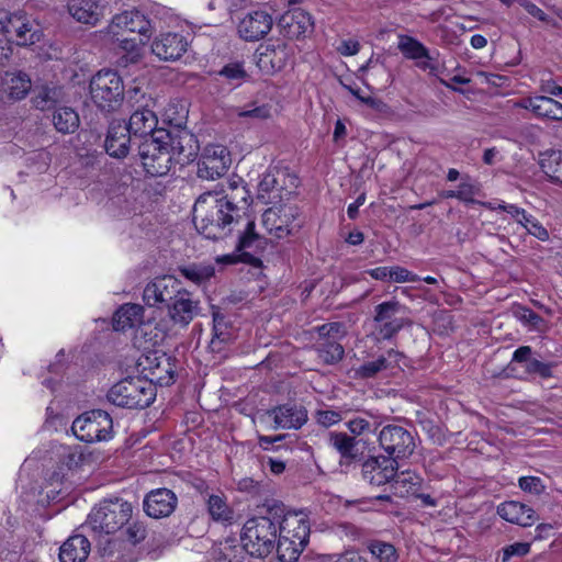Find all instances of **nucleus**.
Returning <instances> with one entry per match:
<instances>
[{"label": "nucleus", "instance_id": "1", "mask_svg": "<svg viewBox=\"0 0 562 562\" xmlns=\"http://www.w3.org/2000/svg\"><path fill=\"white\" fill-rule=\"evenodd\" d=\"M250 203L246 186L229 181L221 192L201 194L193 206L196 229L209 239H222L244 221L245 210Z\"/></svg>", "mask_w": 562, "mask_h": 562}, {"label": "nucleus", "instance_id": "2", "mask_svg": "<svg viewBox=\"0 0 562 562\" xmlns=\"http://www.w3.org/2000/svg\"><path fill=\"white\" fill-rule=\"evenodd\" d=\"M259 516L249 518L243 526L240 539L244 550L254 558L265 559L277 546L284 505L277 499H267L258 506Z\"/></svg>", "mask_w": 562, "mask_h": 562}, {"label": "nucleus", "instance_id": "3", "mask_svg": "<svg viewBox=\"0 0 562 562\" xmlns=\"http://www.w3.org/2000/svg\"><path fill=\"white\" fill-rule=\"evenodd\" d=\"M132 512V504L121 498L105 499L91 510L82 529L95 541L100 555L110 557L114 553L115 542L110 536L131 519Z\"/></svg>", "mask_w": 562, "mask_h": 562}, {"label": "nucleus", "instance_id": "4", "mask_svg": "<svg viewBox=\"0 0 562 562\" xmlns=\"http://www.w3.org/2000/svg\"><path fill=\"white\" fill-rule=\"evenodd\" d=\"M106 397L115 406L142 409L148 407L156 398V386L140 376L126 378L114 384Z\"/></svg>", "mask_w": 562, "mask_h": 562}, {"label": "nucleus", "instance_id": "5", "mask_svg": "<svg viewBox=\"0 0 562 562\" xmlns=\"http://www.w3.org/2000/svg\"><path fill=\"white\" fill-rule=\"evenodd\" d=\"M124 83L121 76L111 69H102L92 76L89 93L94 105L102 112L117 111L124 101Z\"/></svg>", "mask_w": 562, "mask_h": 562}, {"label": "nucleus", "instance_id": "6", "mask_svg": "<svg viewBox=\"0 0 562 562\" xmlns=\"http://www.w3.org/2000/svg\"><path fill=\"white\" fill-rule=\"evenodd\" d=\"M71 430L85 442L108 440L112 435L113 420L108 412L92 409L78 416L71 425Z\"/></svg>", "mask_w": 562, "mask_h": 562}, {"label": "nucleus", "instance_id": "7", "mask_svg": "<svg viewBox=\"0 0 562 562\" xmlns=\"http://www.w3.org/2000/svg\"><path fill=\"white\" fill-rule=\"evenodd\" d=\"M138 156L146 173L150 177H161L169 172L172 156L169 143L162 137H149L137 143Z\"/></svg>", "mask_w": 562, "mask_h": 562}, {"label": "nucleus", "instance_id": "8", "mask_svg": "<svg viewBox=\"0 0 562 562\" xmlns=\"http://www.w3.org/2000/svg\"><path fill=\"white\" fill-rule=\"evenodd\" d=\"M239 226L236 250L240 252L241 261L256 268L261 267L259 256L267 249L268 239L257 232L254 218L244 217Z\"/></svg>", "mask_w": 562, "mask_h": 562}, {"label": "nucleus", "instance_id": "9", "mask_svg": "<svg viewBox=\"0 0 562 562\" xmlns=\"http://www.w3.org/2000/svg\"><path fill=\"white\" fill-rule=\"evenodd\" d=\"M380 448L386 457L394 458L396 462L409 458L416 448L413 434L398 425L384 426L378 436Z\"/></svg>", "mask_w": 562, "mask_h": 562}, {"label": "nucleus", "instance_id": "10", "mask_svg": "<svg viewBox=\"0 0 562 562\" xmlns=\"http://www.w3.org/2000/svg\"><path fill=\"white\" fill-rule=\"evenodd\" d=\"M183 290L173 276H161L151 280L144 289L143 300L150 307H167Z\"/></svg>", "mask_w": 562, "mask_h": 562}, {"label": "nucleus", "instance_id": "11", "mask_svg": "<svg viewBox=\"0 0 562 562\" xmlns=\"http://www.w3.org/2000/svg\"><path fill=\"white\" fill-rule=\"evenodd\" d=\"M232 159L228 150L223 145H207L198 161L196 175L200 179L215 180L223 177Z\"/></svg>", "mask_w": 562, "mask_h": 562}, {"label": "nucleus", "instance_id": "12", "mask_svg": "<svg viewBox=\"0 0 562 562\" xmlns=\"http://www.w3.org/2000/svg\"><path fill=\"white\" fill-rule=\"evenodd\" d=\"M361 477L372 486H382L390 483L398 471V462L386 456H371L362 459Z\"/></svg>", "mask_w": 562, "mask_h": 562}, {"label": "nucleus", "instance_id": "13", "mask_svg": "<svg viewBox=\"0 0 562 562\" xmlns=\"http://www.w3.org/2000/svg\"><path fill=\"white\" fill-rule=\"evenodd\" d=\"M151 32L153 27L150 21L137 10L115 14L106 27V33L111 36L125 35V33H128L137 34L145 40H149Z\"/></svg>", "mask_w": 562, "mask_h": 562}, {"label": "nucleus", "instance_id": "14", "mask_svg": "<svg viewBox=\"0 0 562 562\" xmlns=\"http://www.w3.org/2000/svg\"><path fill=\"white\" fill-rule=\"evenodd\" d=\"M273 19L263 9L250 10L239 19L237 32L240 38L256 42L263 38L272 29Z\"/></svg>", "mask_w": 562, "mask_h": 562}, {"label": "nucleus", "instance_id": "15", "mask_svg": "<svg viewBox=\"0 0 562 562\" xmlns=\"http://www.w3.org/2000/svg\"><path fill=\"white\" fill-rule=\"evenodd\" d=\"M272 418L274 430L277 429H300L308 420L307 409L304 405L288 402L272 407L267 412Z\"/></svg>", "mask_w": 562, "mask_h": 562}, {"label": "nucleus", "instance_id": "16", "mask_svg": "<svg viewBox=\"0 0 562 562\" xmlns=\"http://www.w3.org/2000/svg\"><path fill=\"white\" fill-rule=\"evenodd\" d=\"M133 144L136 140L125 126V121L112 120L104 140L105 153L113 158L123 159L130 154Z\"/></svg>", "mask_w": 562, "mask_h": 562}, {"label": "nucleus", "instance_id": "17", "mask_svg": "<svg viewBox=\"0 0 562 562\" xmlns=\"http://www.w3.org/2000/svg\"><path fill=\"white\" fill-rule=\"evenodd\" d=\"M289 180L293 189L299 186V178L290 173L288 170H278L276 173L268 172L263 176L258 186V199L263 203H272L276 199H282L284 188L280 183ZM286 194H291V190L285 189Z\"/></svg>", "mask_w": 562, "mask_h": 562}, {"label": "nucleus", "instance_id": "18", "mask_svg": "<svg viewBox=\"0 0 562 562\" xmlns=\"http://www.w3.org/2000/svg\"><path fill=\"white\" fill-rule=\"evenodd\" d=\"M178 504L177 495L169 488H156L146 494L143 508L151 518L169 517Z\"/></svg>", "mask_w": 562, "mask_h": 562}, {"label": "nucleus", "instance_id": "19", "mask_svg": "<svg viewBox=\"0 0 562 562\" xmlns=\"http://www.w3.org/2000/svg\"><path fill=\"white\" fill-rule=\"evenodd\" d=\"M188 46L186 36L179 33H165L154 40L151 52L160 60L175 61L187 52Z\"/></svg>", "mask_w": 562, "mask_h": 562}, {"label": "nucleus", "instance_id": "20", "mask_svg": "<svg viewBox=\"0 0 562 562\" xmlns=\"http://www.w3.org/2000/svg\"><path fill=\"white\" fill-rule=\"evenodd\" d=\"M328 442L338 452L340 465L349 467L362 461L363 451L359 448L360 440L347 432L330 431L328 434Z\"/></svg>", "mask_w": 562, "mask_h": 562}, {"label": "nucleus", "instance_id": "21", "mask_svg": "<svg viewBox=\"0 0 562 562\" xmlns=\"http://www.w3.org/2000/svg\"><path fill=\"white\" fill-rule=\"evenodd\" d=\"M278 26L283 36L297 40L313 31V21L306 11L294 9L281 15Z\"/></svg>", "mask_w": 562, "mask_h": 562}, {"label": "nucleus", "instance_id": "22", "mask_svg": "<svg viewBox=\"0 0 562 562\" xmlns=\"http://www.w3.org/2000/svg\"><path fill=\"white\" fill-rule=\"evenodd\" d=\"M32 88V81L23 71H7L1 78L0 94L2 99L15 102L24 99Z\"/></svg>", "mask_w": 562, "mask_h": 562}, {"label": "nucleus", "instance_id": "23", "mask_svg": "<svg viewBox=\"0 0 562 562\" xmlns=\"http://www.w3.org/2000/svg\"><path fill=\"white\" fill-rule=\"evenodd\" d=\"M168 315L175 324L189 325L199 314V301H194L191 293L183 289L168 306Z\"/></svg>", "mask_w": 562, "mask_h": 562}, {"label": "nucleus", "instance_id": "24", "mask_svg": "<svg viewBox=\"0 0 562 562\" xmlns=\"http://www.w3.org/2000/svg\"><path fill=\"white\" fill-rule=\"evenodd\" d=\"M286 437L288 435L258 437V443L263 450L281 451L282 457H286V459L272 457L267 458V465L273 474H281L284 472L288 459L292 452V449L288 445L283 443Z\"/></svg>", "mask_w": 562, "mask_h": 562}, {"label": "nucleus", "instance_id": "25", "mask_svg": "<svg viewBox=\"0 0 562 562\" xmlns=\"http://www.w3.org/2000/svg\"><path fill=\"white\" fill-rule=\"evenodd\" d=\"M156 114L148 109L136 110L130 117L125 126L128 128L130 134L137 142L145 140L154 136V131L157 126Z\"/></svg>", "mask_w": 562, "mask_h": 562}, {"label": "nucleus", "instance_id": "26", "mask_svg": "<svg viewBox=\"0 0 562 562\" xmlns=\"http://www.w3.org/2000/svg\"><path fill=\"white\" fill-rule=\"evenodd\" d=\"M145 361L148 366H145V370H149L150 378L147 379L151 383L156 381V383L160 385H169L173 382L175 370L171 363V358L166 353L154 352L151 356H147Z\"/></svg>", "mask_w": 562, "mask_h": 562}, {"label": "nucleus", "instance_id": "27", "mask_svg": "<svg viewBox=\"0 0 562 562\" xmlns=\"http://www.w3.org/2000/svg\"><path fill=\"white\" fill-rule=\"evenodd\" d=\"M497 514L512 524L529 527L537 520L536 512L529 506L516 502H504L497 507Z\"/></svg>", "mask_w": 562, "mask_h": 562}, {"label": "nucleus", "instance_id": "28", "mask_svg": "<svg viewBox=\"0 0 562 562\" xmlns=\"http://www.w3.org/2000/svg\"><path fill=\"white\" fill-rule=\"evenodd\" d=\"M310 522L306 517L299 514L286 515L284 513L279 533L292 540H296V542L306 547L310 539Z\"/></svg>", "mask_w": 562, "mask_h": 562}, {"label": "nucleus", "instance_id": "29", "mask_svg": "<svg viewBox=\"0 0 562 562\" xmlns=\"http://www.w3.org/2000/svg\"><path fill=\"white\" fill-rule=\"evenodd\" d=\"M90 541L85 535L69 537L60 547V562H85L90 552Z\"/></svg>", "mask_w": 562, "mask_h": 562}, {"label": "nucleus", "instance_id": "30", "mask_svg": "<svg viewBox=\"0 0 562 562\" xmlns=\"http://www.w3.org/2000/svg\"><path fill=\"white\" fill-rule=\"evenodd\" d=\"M68 11L80 23L95 25L103 15V8L97 0H69Z\"/></svg>", "mask_w": 562, "mask_h": 562}, {"label": "nucleus", "instance_id": "31", "mask_svg": "<svg viewBox=\"0 0 562 562\" xmlns=\"http://www.w3.org/2000/svg\"><path fill=\"white\" fill-rule=\"evenodd\" d=\"M165 137L168 139L169 151L172 158L177 157L178 162H189L196 156L198 146L193 135L184 133L183 135L171 137L169 134H166Z\"/></svg>", "mask_w": 562, "mask_h": 562}, {"label": "nucleus", "instance_id": "32", "mask_svg": "<svg viewBox=\"0 0 562 562\" xmlns=\"http://www.w3.org/2000/svg\"><path fill=\"white\" fill-rule=\"evenodd\" d=\"M144 308L139 304L122 305L113 317V328L124 331L143 323Z\"/></svg>", "mask_w": 562, "mask_h": 562}, {"label": "nucleus", "instance_id": "33", "mask_svg": "<svg viewBox=\"0 0 562 562\" xmlns=\"http://www.w3.org/2000/svg\"><path fill=\"white\" fill-rule=\"evenodd\" d=\"M288 57L285 44L267 45L259 54L258 65L260 68L278 71L285 67Z\"/></svg>", "mask_w": 562, "mask_h": 562}, {"label": "nucleus", "instance_id": "34", "mask_svg": "<svg viewBox=\"0 0 562 562\" xmlns=\"http://www.w3.org/2000/svg\"><path fill=\"white\" fill-rule=\"evenodd\" d=\"M32 98L33 105L41 110L46 111L56 106L64 98V92L60 87L56 86H38L33 90Z\"/></svg>", "mask_w": 562, "mask_h": 562}, {"label": "nucleus", "instance_id": "35", "mask_svg": "<svg viewBox=\"0 0 562 562\" xmlns=\"http://www.w3.org/2000/svg\"><path fill=\"white\" fill-rule=\"evenodd\" d=\"M390 483L395 495L405 497L407 495H415L418 492L422 479L414 472H396V476Z\"/></svg>", "mask_w": 562, "mask_h": 562}, {"label": "nucleus", "instance_id": "36", "mask_svg": "<svg viewBox=\"0 0 562 562\" xmlns=\"http://www.w3.org/2000/svg\"><path fill=\"white\" fill-rule=\"evenodd\" d=\"M52 121L55 128L63 134L75 133L80 124L78 113L69 106H61L56 109L53 113Z\"/></svg>", "mask_w": 562, "mask_h": 562}, {"label": "nucleus", "instance_id": "37", "mask_svg": "<svg viewBox=\"0 0 562 562\" xmlns=\"http://www.w3.org/2000/svg\"><path fill=\"white\" fill-rule=\"evenodd\" d=\"M213 338L210 342L212 351L221 352L223 346L231 341L232 333L228 328V324L225 321V316L220 312L213 313Z\"/></svg>", "mask_w": 562, "mask_h": 562}, {"label": "nucleus", "instance_id": "38", "mask_svg": "<svg viewBox=\"0 0 562 562\" xmlns=\"http://www.w3.org/2000/svg\"><path fill=\"white\" fill-rule=\"evenodd\" d=\"M305 546L279 533L276 549L281 562H297Z\"/></svg>", "mask_w": 562, "mask_h": 562}, {"label": "nucleus", "instance_id": "39", "mask_svg": "<svg viewBox=\"0 0 562 562\" xmlns=\"http://www.w3.org/2000/svg\"><path fill=\"white\" fill-rule=\"evenodd\" d=\"M207 510L215 521L231 524L234 519V512L224 496L215 494L210 495L207 499Z\"/></svg>", "mask_w": 562, "mask_h": 562}, {"label": "nucleus", "instance_id": "40", "mask_svg": "<svg viewBox=\"0 0 562 562\" xmlns=\"http://www.w3.org/2000/svg\"><path fill=\"white\" fill-rule=\"evenodd\" d=\"M408 312V308L402 305L397 300H390L378 304L374 307L373 322L398 321L401 316Z\"/></svg>", "mask_w": 562, "mask_h": 562}, {"label": "nucleus", "instance_id": "41", "mask_svg": "<svg viewBox=\"0 0 562 562\" xmlns=\"http://www.w3.org/2000/svg\"><path fill=\"white\" fill-rule=\"evenodd\" d=\"M397 48L405 58L414 61L427 57L429 50L423 43L409 35L398 36Z\"/></svg>", "mask_w": 562, "mask_h": 562}, {"label": "nucleus", "instance_id": "42", "mask_svg": "<svg viewBox=\"0 0 562 562\" xmlns=\"http://www.w3.org/2000/svg\"><path fill=\"white\" fill-rule=\"evenodd\" d=\"M113 41L119 43V46L121 49L126 52L127 56H125V65L131 63H137L142 56L140 49L142 46L148 41L145 40L143 36L136 37H128L125 35H116L112 36Z\"/></svg>", "mask_w": 562, "mask_h": 562}, {"label": "nucleus", "instance_id": "43", "mask_svg": "<svg viewBox=\"0 0 562 562\" xmlns=\"http://www.w3.org/2000/svg\"><path fill=\"white\" fill-rule=\"evenodd\" d=\"M314 349L316 350L318 358L325 364H336L341 361L345 356L344 347L340 344L331 340L317 342L314 346Z\"/></svg>", "mask_w": 562, "mask_h": 562}, {"label": "nucleus", "instance_id": "44", "mask_svg": "<svg viewBox=\"0 0 562 562\" xmlns=\"http://www.w3.org/2000/svg\"><path fill=\"white\" fill-rule=\"evenodd\" d=\"M367 549L379 562L398 561L397 550L390 542L381 540H370L367 543Z\"/></svg>", "mask_w": 562, "mask_h": 562}, {"label": "nucleus", "instance_id": "45", "mask_svg": "<svg viewBox=\"0 0 562 562\" xmlns=\"http://www.w3.org/2000/svg\"><path fill=\"white\" fill-rule=\"evenodd\" d=\"M24 26V16L11 14L5 10H0V33L7 42H13L18 27Z\"/></svg>", "mask_w": 562, "mask_h": 562}, {"label": "nucleus", "instance_id": "46", "mask_svg": "<svg viewBox=\"0 0 562 562\" xmlns=\"http://www.w3.org/2000/svg\"><path fill=\"white\" fill-rule=\"evenodd\" d=\"M181 276L195 284H201L214 276V267L211 265L192 263L179 268Z\"/></svg>", "mask_w": 562, "mask_h": 562}, {"label": "nucleus", "instance_id": "47", "mask_svg": "<svg viewBox=\"0 0 562 562\" xmlns=\"http://www.w3.org/2000/svg\"><path fill=\"white\" fill-rule=\"evenodd\" d=\"M518 216H512L518 224L527 229L530 235H533L539 240H547L549 238L548 231L531 215L527 214V212L518 207Z\"/></svg>", "mask_w": 562, "mask_h": 562}, {"label": "nucleus", "instance_id": "48", "mask_svg": "<svg viewBox=\"0 0 562 562\" xmlns=\"http://www.w3.org/2000/svg\"><path fill=\"white\" fill-rule=\"evenodd\" d=\"M236 114L239 119L263 121L271 116V106L268 103H258L257 101H254L237 109Z\"/></svg>", "mask_w": 562, "mask_h": 562}, {"label": "nucleus", "instance_id": "49", "mask_svg": "<svg viewBox=\"0 0 562 562\" xmlns=\"http://www.w3.org/2000/svg\"><path fill=\"white\" fill-rule=\"evenodd\" d=\"M541 168L553 182L562 184V151H553L542 159Z\"/></svg>", "mask_w": 562, "mask_h": 562}, {"label": "nucleus", "instance_id": "50", "mask_svg": "<svg viewBox=\"0 0 562 562\" xmlns=\"http://www.w3.org/2000/svg\"><path fill=\"white\" fill-rule=\"evenodd\" d=\"M375 329L380 336V339L391 340L402 330L405 326H411L412 321L408 317L401 316L398 321L392 322H374Z\"/></svg>", "mask_w": 562, "mask_h": 562}, {"label": "nucleus", "instance_id": "51", "mask_svg": "<svg viewBox=\"0 0 562 562\" xmlns=\"http://www.w3.org/2000/svg\"><path fill=\"white\" fill-rule=\"evenodd\" d=\"M218 75L223 77L229 85L239 86L246 80L248 74L243 61H233L225 65Z\"/></svg>", "mask_w": 562, "mask_h": 562}, {"label": "nucleus", "instance_id": "52", "mask_svg": "<svg viewBox=\"0 0 562 562\" xmlns=\"http://www.w3.org/2000/svg\"><path fill=\"white\" fill-rule=\"evenodd\" d=\"M537 116L562 121V103L550 97L540 95Z\"/></svg>", "mask_w": 562, "mask_h": 562}, {"label": "nucleus", "instance_id": "53", "mask_svg": "<svg viewBox=\"0 0 562 562\" xmlns=\"http://www.w3.org/2000/svg\"><path fill=\"white\" fill-rule=\"evenodd\" d=\"M280 213H283V220L280 221V224H278V227L272 233L278 239L284 238L289 235H293L295 232L299 231L300 225L299 224H292L290 223V218L294 220L295 214L293 212L292 207H282L279 210Z\"/></svg>", "mask_w": 562, "mask_h": 562}, {"label": "nucleus", "instance_id": "54", "mask_svg": "<svg viewBox=\"0 0 562 562\" xmlns=\"http://www.w3.org/2000/svg\"><path fill=\"white\" fill-rule=\"evenodd\" d=\"M387 368L389 359L385 356H380L376 360L364 362L356 369V375L361 379H370Z\"/></svg>", "mask_w": 562, "mask_h": 562}, {"label": "nucleus", "instance_id": "55", "mask_svg": "<svg viewBox=\"0 0 562 562\" xmlns=\"http://www.w3.org/2000/svg\"><path fill=\"white\" fill-rule=\"evenodd\" d=\"M42 33L34 29L32 24L24 18V26L18 27L14 42L19 46L33 45L41 40Z\"/></svg>", "mask_w": 562, "mask_h": 562}, {"label": "nucleus", "instance_id": "56", "mask_svg": "<svg viewBox=\"0 0 562 562\" xmlns=\"http://www.w3.org/2000/svg\"><path fill=\"white\" fill-rule=\"evenodd\" d=\"M86 459L85 453L81 450V447H67L64 448V452L61 454V462L69 470L79 468Z\"/></svg>", "mask_w": 562, "mask_h": 562}, {"label": "nucleus", "instance_id": "57", "mask_svg": "<svg viewBox=\"0 0 562 562\" xmlns=\"http://www.w3.org/2000/svg\"><path fill=\"white\" fill-rule=\"evenodd\" d=\"M314 417L317 424L325 428L334 426L345 418L342 412L334 409H318L315 412Z\"/></svg>", "mask_w": 562, "mask_h": 562}, {"label": "nucleus", "instance_id": "58", "mask_svg": "<svg viewBox=\"0 0 562 562\" xmlns=\"http://www.w3.org/2000/svg\"><path fill=\"white\" fill-rule=\"evenodd\" d=\"M519 487L527 493L541 495L546 491V485L538 476H522L518 481Z\"/></svg>", "mask_w": 562, "mask_h": 562}, {"label": "nucleus", "instance_id": "59", "mask_svg": "<svg viewBox=\"0 0 562 562\" xmlns=\"http://www.w3.org/2000/svg\"><path fill=\"white\" fill-rule=\"evenodd\" d=\"M554 363L542 362L538 359H532L528 361L526 366V372L529 374H537L542 379H548L552 376V368Z\"/></svg>", "mask_w": 562, "mask_h": 562}, {"label": "nucleus", "instance_id": "60", "mask_svg": "<svg viewBox=\"0 0 562 562\" xmlns=\"http://www.w3.org/2000/svg\"><path fill=\"white\" fill-rule=\"evenodd\" d=\"M126 536L131 543L137 544L147 538L148 531L144 522L133 521L126 529Z\"/></svg>", "mask_w": 562, "mask_h": 562}, {"label": "nucleus", "instance_id": "61", "mask_svg": "<svg viewBox=\"0 0 562 562\" xmlns=\"http://www.w3.org/2000/svg\"><path fill=\"white\" fill-rule=\"evenodd\" d=\"M415 66L435 77L439 75L441 68L438 58L430 54L429 50L427 52V57L415 60Z\"/></svg>", "mask_w": 562, "mask_h": 562}, {"label": "nucleus", "instance_id": "62", "mask_svg": "<svg viewBox=\"0 0 562 562\" xmlns=\"http://www.w3.org/2000/svg\"><path fill=\"white\" fill-rule=\"evenodd\" d=\"M530 552V543L515 542L503 549L502 562H508L513 557H525Z\"/></svg>", "mask_w": 562, "mask_h": 562}, {"label": "nucleus", "instance_id": "63", "mask_svg": "<svg viewBox=\"0 0 562 562\" xmlns=\"http://www.w3.org/2000/svg\"><path fill=\"white\" fill-rule=\"evenodd\" d=\"M316 330L322 338H336L345 335V326L342 323H327L316 327Z\"/></svg>", "mask_w": 562, "mask_h": 562}, {"label": "nucleus", "instance_id": "64", "mask_svg": "<svg viewBox=\"0 0 562 562\" xmlns=\"http://www.w3.org/2000/svg\"><path fill=\"white\" fill-rule=\"evenodd\" d=\"M283 220V213L277 212L273 209H268L262 214V225L267 229L269 234H272L274 229L280 224V221Z\"/></svg>", "mask_w": 562, "mask_h": 562}]
</instances>
